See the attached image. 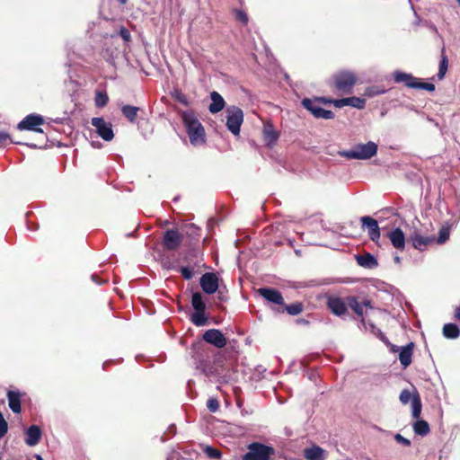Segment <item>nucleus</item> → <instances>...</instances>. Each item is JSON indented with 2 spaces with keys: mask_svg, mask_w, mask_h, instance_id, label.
I'll use <instances>...</instances> for the list:
<instances>
[{
  "mask_svg": "<svg viewBox=\"0 0 460 460\" xmlns=\"http://www.w3.org/2000/svg\"><path fill=\"white\" fill-rule=\"evenodd\" d=\"M377 153V145L369 141L367 144L355 145L350 150L340 151L339 155L348 160H367Z\"/></svg>",
  "mask_w": 460,
  "mask_h": 460,
  "instance_id": "nucleus-1",
  "label": "nucleus"
},
{
  "mask_svg": "<svg viewBox=\"0 0 460 460\" xmlns=\"http://www.w3.org/2000/svg\"><path fill=\"white\" fill-rule=\"evenodd\" d=\"M182 120L187 128V133L191 144L205 142V130L202 124L192 114L184 112Z\"/></svg>",
  "mask_w": 460,
  "mask_h": 460,
  "instance_id": "nucleus-2",
  "label": "nucleus"
},
{
  "mask_svg": "<svg viewBox=\"0 0 460 460\" xmlns=\"http://www.w3.org/2000/svg\"><path fill=\"white\" fill-rule=\"evenodd\" d=\"M242 460H270L275 455V448L260 442H252Z\"/></svg>",
  "mask_w": 460,
  "mask_h": 460,
  "instance_id": "nucleus-3",
  "label": "nucleus"
},
{
  "mask_svg": "<svg viewBox=\"0 0 460 460\" xmlns=\"http://www.w3.org/2000/svg\"><path fill=\"white\" fill-rule=\"evenodd\" d=\"M393 78L395 83H402L408 88L425 90L428 92H434L436 87L431 83L420 82L419 78L413 76L411 74H407L402 71H395L393 74Z\"/></svg>",
  "mask_w": 460,
  "mask_h": 460,
  "instance_id": "nucleus-4",
  "label": "nucleus"
},
{
  "mask_svg": "<svg viewBox=\"0 0 460 460\" xmlns=\"http://www.w3.org/2000/svg\"><path fill=\"white\" fill-rule=\"evenodd\" d=\"M357 80L358 78L354 73L341 71L333 75V88L341 93H351Z\"/></svg>",
  "mask_w": 460,
  "mask_h": 460,
  "instance_id": "nucleus-5",
  "label": "nucleus"
},
{
  "mask_svg": "<svg viewBox=\"0 0 460 460\" xmlns=\"http://www.w3.org/2000/svg\"><path fill=\"white\" fill-rule=\"evenodd\" d=\"M191 305L195 312L190 317V321L196 326H204L208 323V318L205 314L206 304L203 301L202 296L199 292L193 293L191 297Z\"/></svg>",
  "mask_w": 460,
  "mask_h": 460,
  "instance_id": "nucleus-6",
  "label": "nucleus"
},
{
  "mask_svg": "<svg viewBox=\"0 0 460 460\" xmlns=\"http://www.w3.org/2000/svg\"><path fill=\"white\" fill-rule=\"evenodd\" d=\"M227 129L234 135L239 136L240 128L243 122V112L237 106H230L226 111Z\"/></svg>",
  "mask_w": 460,
  "mask_h": 460,
  "instance_id": "nucleus-7",
  "label": "nucleus"
},
{
  "mask_svg": "<svg viewBox=\"0 0 460 460\" xmlns=\"http://www.w3.org/2000/svg\"><path fill=\"white\" fill-rule=\"evenodd\" d=\"M44 124V118L39 114H29L21 122L18 123L17 128L20 130H30L37 133L44 134L43 129L40 126Z\"/></svg>",
  "mask_w": 460,
  "mask_h": 460,
  "instance_id": "nucleus-8",
  "label": "nucleus"
},
{
  "mask_svg": "<svg viewBox=\"0 0 460 460\" xmlns=\"http://www.w3.org/2000/svg\"><path fill=\"white\" fill-rule=\"evenodd\" d=\"M182 239L183 236L178 229H168L164 234L162 245L166 251H176L180 247Z\"/></svg>",
  "mask_w": 460,
  "mask_h": 460,
  "instance_id": "nucleus-9",
  "label": "nucleus"
},
{
  "mask_svg": "<svg viewBox=\"0 0 460 460\" xmlns=\"http://www.w3.org/2000/svg\"><path fill=\"white\" fill-rule=\"evenodd\" d=\"M92 125L96 128V132L104 141H111L114 137L112 124L106 122L102 117H94L91 120Z\"/></svg>",
  "mask_w": 460,
  "mask_h": 460,
  "instance_id": "nucleus-10",
  "label": "nucleus"
},
{
  "mask_svg": "<svg viewBox=\"0 0 460 460\" xmlns=\"http://www.w3.org/2000/svg\"><path fill=\"white\" fill-rule=\"evenodd\" d=\"M302 105L317 119H332L334 118V113L332 111L323 109L315 100L305 98L302 101Z\"/></svg>",
  "mask_w": 460,
  "mask_h": 460,
  "instance_id": "nucleus-11",
  "label": "nucleus"
},
{
  "mask_svg": "<svg viewBox=\"0 0 460 460\" xmlns=\"http://www.w3.org/2000/svg\"><path fill=\"white\" fill-rule=\"evenodd\" d=\"M412 246L420 251H424L429 245L435 243L434 235H424L419 229H414L409 237Z\"/></svg>",
  "mask_w": 460,
  "mask_h": 460,
  "instance_id": "nucleus-12",
  "label": "nucleus"
},
{
  "mask_svg": "<svg viewBox=\"0 0 460 460\" xmlns=\"http://www.w3.org/2000/svg\"><path fill=\"white\" fill-rule=\"evenodd\" d=\"M328 309L337 316H344L348 314L347 298L344 300L341 296H330L326 302Z\"/></svg>",
  "mask_w": 460,
  "mask_h": 460,
  "instance_id": "nucleus-13",
  "label": "nucleus"
},
{
  "mask_svg": "<svg viewBox=\"0 0 460 460\" xmlns=\"http://www.w3.org/2000/svg\"><path fill=\"white\" fill-rule=\"evenodd\" d=\"M202 339L207 343L211 344L217 349H222L227 344L226 338L218 329H209L206 331Z\"/></svg>",
  "mask_w": 460,
  "mask_h": 460,
  "instance_id": "nucleus-14",
  "label": "nucleus"
},
{
  "mask_svg": "<svg viewBox=\"0 0 460 460\" xmlns=\"http://www.w3.org/2000/svg\"><path fill=\"white\" fill-rule=\"evenodd\" d=\"M347 304L349 308L361 319V323L365 324L364 307L373 308L372 302L369 299L358 301L355 296H347Z\"/></svg>",
  "mask_w": 460,
  "mask_h": 460,
  "instance_id": "nucleus-15",
  "label": "nucleus"
},
{
  "mask_svg": "<svg viewBox=\"0 0 460 460\" xmlns=\"http://www.w3.org/2000/svg\"><path fill=\"white\" fill-rule=\"evenodd\" d=\"M257 293L262 296L266 301L272 303L277 307L284 305V297L281 292L273 288H260Z\"/></svg>",
  "mask_w": 460,
  "mask_h": 460,
  "instance_id": "nucleus-16",
  "label": "nucleus"
},
{
  "mask_svg": "<svg viewBox=\"0 0 460 460\" xmlns=\"http://www.w3.org/2000/svg\"><path fill=\"white\" fill-rule=\"evenodd\" d=\"M199 284L206 294L212 295L218 289V278L215 273L207 272L201 276Z\"/></svg>",
  "mask_w": 460,
  "mask_h": 460,
  "instance_id": "nucleus-17",
  "label": "nucleus"
},
{
  "mask_svg": "<svg viewBox=\"0 0 460 460\" xmlns=\"http://www.w3.org/2000/svg\"><path fill=\"white\" fill-rule=\"evenodd\" d=\"M360 221L362 223V226L367 227L370 240L374 243H378L381 233L377 221L368 216L362 217Z\"/></svg>",
  "mask_w": 460,
  "mask_h": 460,
  "instance_id": "nucleus-18",
  "label": "nucleus"
},
{
  "mask_svg": "<svg viewBox=\"0 0 460 460\" xmlns=\"http://www.w3.org/2000/svg\"><path fill=\"white\" fill-rule=\"evenodd\" d=\"M262 135L264 142L269 146L275 145L279 137V134L275 129L271 121H266L263 124Z\"/></svg>",
  "mask_w": 460,
  "mask_h": 460,
  "instance_id": "nucleus-19",
  "label": "nucleus"
},
{
  "mask_svg": "<svg viewBox=\"0 0 460 460\" xmlns=\"http://www.w3.org/2000/svg\"><path fill=\"white\" fill-rule=\"evenodd\" d=\"M333 105L336 108H342L344 106H351L357 108L358 110H362L366 106V100L364 98L359 97H347L342 99H337V101L333 102Z\"/></svg>",
  "mask_w": 460,
  "mask_h": 460,
  "instance_id": "nucleus-20",
  "label": "nucleus"
},
{
  "mask_svg": "<svg viewBox=\"0 0 460 460\" xmlns=\"http://www.w3.org/2000/svg\"><path fill=\"white\" fill-rule=\"evenodd\" d=\"M184 261H186L188 266L194 267L196 269H200L205 266L203 262V253L198 249L190 250L185 257Z\"/></svg>",
  "mask_w": 460,
  "mask_h": 460,
  "instance_id": "nucleus-21",
  "label": "nucleus"
},
{
  "mask_svg": "<svg viewBox=\"0 0 460 460\" xmlns=\"http://www.w3.org/2000/svg\"><path fill=\"white\" fill-rule=\"evenodd\" d=\"M24 394L20 391L10 390L7 392L8 406L13 413H20L22 411V397Z\"/></svg>",
  "mask_w": 460,
  "mask_h": 460,
  "instance_id": "nucleus-22",
  "label": "nucleus"
},
{
  "mask_svg": "<svg viewBox=\"0 0 460 460\" xmlns=\"http://www.w3.org/2000/svg\"><path fill=\"white\" fill-rule=\"evenodd\" d=\"M414 346L413 342H410L400 349L399 360L403 368L408 367L412 362Z\"/></svg>",
  "mask_w": 460,
  "mask_h": 460,
  "instance_id": "nucleus-23",
  "label": "nucleus"
},
{
  "mask_svg": "<svg viewBox=\"0 0 460 460\" xmlns=\"http://www.w3.org/2000/svg\"><path fill=\"white\" fill-rule=\"evenodd\" d=\"M304 308L305 306L302 302H295L291 305H286L284 302V305L275 307L274 311L277 314H283L286 312L289 315L295 316L300 314L304 311Z\"/></svg>",
  "mask_w": 460,
  "mask_h": 460,
  "instance_id": "nucleus-24",
  "label": "nucleus"
},
{
  "mask_svg": "<svg viewBox=\"0 0 460 460\" xmlns=\"http://www.w3.org/2000/svg\"><path fill=\"white\" fill-rule=\"evenodd\" d=\"M393 246L395 249L402 251L405 247V236L401 228H395L387 234Z\"/></svg>",
  "mask_w": 460,
  "mask_h": 460,
  "instance_id": "nucleus-25",
  "label": "nucleus"
},
{
  "mask_svg": "<svg viewBox=\"0 0 460 460\" xmlns=\"http://www.w3.org/2000/svg\"><path fill=\"white\" fill-rule=\"evenodd\" d=\"M356 261L357 263L365 269H375L378 266V261L375 258L374 255H372L369 252H365L364 254L356 255Z\"/></svg>",
  "mask_w": 460,
  "mask_h": 460,
  "instance_id": "nucleus-26",
  "label": "nucleus"
},
{
  "mask_svg": "<svg viewBox=\"0 0 460 460\" xmlns=\"http://www.w3.org/2000/svg\"><path fill=\"white\" fill-rule=\"evenodd\" d=\"M41 438V430L39 426L31 425L26 430L25 442L28 446L37 445Z\"/></svg>",
  "mask_w": 460,
  "mask_h": 460,
  "instance_id": "nucleus-27",
  "label": "nucleus"
},
{
  "mask_svg": "<svg viewBox=\"0 0 460 460\" xmlns=\"http://www.w3.org/2000/svg\"><path fill=\"white\" fill-rule=\"evenodd\" d=\"M211 103L208 110L211 113H217L221 111L225 107V101L223 97L216 91L210 93Z\"/></svg>",
  "mask_w": 460,
  "mask_h": 460,
  "instance_id": "nucleus-28",
  "label": "nucleus"
},
{
  "mask_svg": "<svg viewBox=\"0 0 460 460\" xmlns=\"http://www.w3.org/2000/svg\"><path fill=\"white\" fill-rule=\"evenodd\" d=\"M304 456L308 460H324V450L319 446H313L304 450Z\"/></svg>",
  "mask_w": 460,
  "mask_h": 460,
  "instance_id": "nucleus-29",
  "label": "nucleus"
},
{
  "mask_svg": "<svg viewBox=\"0 0 460 460\" xmlns=\"http://www.w3.org/2000/svg\"><path fill=\"white\" fill-rule=\"evenodd\" d=\"M442 333L447 339H456L460 335L459 327L456 323H446L443 326Z\"/></svg>",
  "mask_w": 460,
  "mask_h": 460,
  "instance_id": "nucleus-30",
  "label": "nucleus"
},
{
  "mask_svg": "<svg viewBox=\"0 0 460 460\" xmlns=\"http://www.w3.org/2000/svg\"><path fill=\"white\" fill-rule=\"evenodd\" d=\"M139 111V108L132 105H124L121 108V112L123 116L130 122L135 123L137 119V113Z\"/></svg>",
  "mask_w": 460,
  "mask_h": 460,
  "instance_id": "nucleus-31",
  "label": "nucleus"
},
{
  "mask_svg": "<svg viewBox=\"0 0 460 460\" xmlns=\"http://www.w3.org/2000/svg\"><path fill=\"white\" fill-rule=\"evenodd\" d=\"M422 403L418 392L413 394L411 401V415L414 419H419L421 414Z\"/></svg>",
  "mask_w": 460,
  "mask_h": 460,
  "instance_id": "nucleus-32",
  "label": "nucleus"
},
{
  "mask_svg": "<svg viewBox=\"0 0 460 460\" xmlns=\"http://www.w3.org/2000/svg\"><path fill=\"white\" fill-rule=\"evenodd\" d=\"M413 430L417 435L427 436L430 432L429 424L424 420L417 419V421L413 424Z\"/></svg>",
  "mask_w": 460,
  "mask_h": 460,
  "instance_id": "nucleus-33",
  "label": "nucleus"
},
{
  "mask_svg": "<svg viewBox=\"0 0 460 460\" xmlns=\"http://www.w3.org/2000/svg\"><path fill=\"white\" fill-rule=\"evenodd\" d=\"M447 68H448V58L446 54V49H445V47H443L441 49V60L439 62V68H438V72L437 74V76L439 80H441L445 77Z\"/></svg>",
  "mask_w": 460,
  "mask_h": 460,
  "instance_id": "nucleus-34",
  "label": "nucleus"
},
{
  "mask_svg": "<svg viewBox=\"0 0 460 460\" xmlns=\"http://www.w3.org/2000/svg\"><path fill=\"white\" fill-rule=\"evenodd\" d=\"M95 105L98 108H102L107 105L109 102V97L107 93L98 91L95 94L94 98Z\"/></svg>",
  "mask_w": 460,
  "mask_h": 460,
  "instance_id": "nucleus-35",
  "label": "nucleus"
},
{
  "mask_svg": "<svg viewBox=\"0 0 460 460\" xmlns=\"http://www.w3.org/2000/svg\"><path fill=\"white\" fill-rule=\"evenodd\" d=\"M449 228L447 226H442L439 230L438 237L435 240V242H437L438 244L445 243L449 239Z\"/></svg>",
  "mask_w": 460,
  "mask_h": 460,
  "instance_id": "nucleus-36",
  "label": "nucleus"
},
{
  "mask_svg": "<svg viewBox=\"0 0 460 460\" xmlns=\"http://www.w3.org/2000/svg\"><path fill=\"white\" fill-rule=\"evenodd\" d=\"M197 269L190 266H182L179 269V272L181 274V276L186 279L190 280L193 278L195 270Z\"/></svg>",
  "mask_w": 460,
  "mask_h": 460,
  "instance_id": "nucleus-37",
  "label": "nucleus"
},
{
  "mask_svg": "<svg viewBox=\"0 0 460 460\" xmlns=\"http://www.w3.org/2000/svg\"><path fill=\"white\" fill-rule=\"evenodd\" d=\"M235 19L241 22L243 24L246 25L248 23L249 18L247 13L240 9H235L234 11Z\"/></svg>",
  "mask_w": 460,
  "mask_h": 460,
  "instance_id": "nucleus-38",
  "label": "nucleus"
},
{
  "mask_svg": "<svg viewBox=\"0 0 460 460\" xmlns=\"http://www.w3.org/2000/svg\"><path fill=\"white\" fill-rule=\"evenodd\" d=\"M204 452L210 458L217 459L221 456V452L218 449L209 447V446H208L204 449Z\"/></svg>",
  "mask_w": 460,
  "mask_h": 460,
  "instance_id": "nucleus-39",
  "label": "nucleus"
},
{
  "mask_svg": "<svg viewBox=\"0 0 460 460\" xmlns=\"http://www.w3.org/2000/svg\"><path fill=\"white\" fill-rule=\"evenodd\" d=\"M368 326H369V329L370 331L377 337L379 338L382 341H385L386 342L387 341V338L386 336L381 332L380 329H378L377 327L375 326L374 323H368Z\"/></svg>",
  "mask_w": 460,
  "mask_h": 460,
  "instance_id": "nucleus-40",
  "label": "nucleus"
},
{
  "mask_svg": "<svg viewBox=\"0 0 460 460\" xmlns=\"http://www.w3.org/2000/svg\"><path fill=\"white\" fill-rule=\"evenodd\" d=\"M412 396L413 394L409 390L403 389L400 394L399 399L402 404H407L411 400L412 401Z\"/></svg>",
  "mask_w": 460,
  "mask_h": 460,
  "instance_id": "nucleus-41",
  "label": "nucleus"
},
{
  "mask_svg": "<svg viewBox=\"0 0 460 460\" xmlns=\"http://www.w3.org/2000/svg\"><path fill=\"white\" fill-rule=\"evenodd\" d=\"M385 93V90H380L377 86H371L366 89L365 95L367 97H373Z\"/></svg>",
  "mask_w": 460,
  "mask_h": 460,
  "instance_id": "nucleus-42",
  "label": "nucleus"
},
{
  "mask_svg": "<svg viewBox=\"0 0 460 460\" xmlns=\"http://www.w3.org/2000/svg\"><path fill=\"white\" fill-rule=\"evenodd\" d=\"M174 100L179 102L180 103L187 106L189 104L187 96L181 93V91H176L172 95Z\"/></svg>",
  "mask_w": 460,
  "mask_h": 460,
  "instance_id": "nucleus-43",
  "label": "nucleus"
},
{
  "mask_svg": "<svg viewBox=\"0 0 460 460\" xmlns=\"http://www.w3.org/2000/svg\"><path fill=\"white\" fill-rule=\"evenodd\" d=\"M207 407L211 412H216L219 409V402L216 398H209L207 402Z\"/></svg>",
  "mask_w": 460,
  "mask_h": 460,
  "instance_id": "nucleus-44",
  "label": "nucleus"
},
{
  "mask_svg": "<svg viewBox=\"0 0 460 460\" xmlns=\"http://www.w3.org/2000/svg\"><path fill=\"white\" fill-rule=\"evenodd\" d=\"M119 34L126 42H129L131 40L130 31L127 28L121 27Z\"/></svg>",
  "mask_w": 460,
  "mask_h": 460,
  "instance_id": "nucleus-45",
  "label": "nucleus"
},
{
  "mask_svg": "<svg viewBox=\"0 0 460 460\" xmlns=\"http://www.w3.org/2000/svg\"><path fill=\"white\" fill-rule=\"evenodd\" d=\"M394 439H395V441H397L398 443L403 445L404 447H410L411 446V441L408 438L402 437L401 434H395Z\"/></svg>",
  "mask_w": 460,
  "mask_h": 460,
  "instance_id": "nucleus-46",
  "label": "nucleus"
},
{
  "mask_svg": "<svg viewBox=\"0 0 460 460\" xmlns=\"http://www.w3.org/2000/svg\"><path fill=\"white\" fill-rule=\"evenodd\" d=\"M9 139L10 136L8 133L4 131H0V146H4Z\"/></svg>",
  "mask_w": 460,
  "mask_h": 460,
  "instance_id": "nucleus-47",
  "label": "nucleus"
},
{
  "mask_svg": "<svg viewBox=\"0 0 460 460\" xmlns=\"http://www.w3.org/2000/svg\"><path fill=\"white\" fill-rule=\"evenodd\" d=\"M317 102H322L324 104H333V102L337 101V99H332L328 97H318L314 99Z\"/></svg>",
  "mask_w": 460,
  "mask_h": 460,
  "instance_id": "nucleus-48",
  "label": "nucleus"
},
{
  "mask_svg": "<svg viewBox=\"0 0 460 460\" xmlns=\"http://www.w3.org/2000/svg\"><path fill=\"white\" fill-rule=\"evenodd\" d=\"M454 317L456 321L460 323V305L455 309Z\"/></svg>",
  "mask_w": 460,
  "mask_h": 460,
  "instance_id": "nucleus-49",
  "label": "nucleus"
},
{
  "mask_svg": "<svg viewBox=\"0 0 460 460\" xmlns=\"http://www.w3.org/2000/svg\"><path fill=\"white\" fill-rule=\"evenodd\" d=\"M390 349H391L392 352L395 353V352L400 350V348L398 346H396V345H393L392 344Z\"/></svg>",
  "mask_w": 460,
  "mask_h": 460,
  "instance_id": "nucleus-50",
  "label": "nucleus"
},
{
  "mask_svg": "<svg viewBox=\"0 0 460 460\" xmlns=\"http://www.w3.org/2000/svg\"><path fill=\"white\" fill-rule=\"evenodd\" d=\"M118 2H119L120 4L124 5V4H126L128 3V0H118Z\"/></svg>",
  "mask_w": 460,
  "mask_h": 460,
  "instance_id": "nucleus-51",
  "label": "nucleus"
},
{
  "mask_svg": "<svg viewBox=\"0 0 460 460\" xmlns=\"http://www.w3.org/2000/svg\"><path fill=\"white\" fill-rule=\"evenodd\" d=\"M394 261H395L396 263H400V262H401V259H400V257H399V256H395V257H394Z\"/></svg>",
  "mask_w": 460,
  "mask_h": 460,
  "instance_id": "nucleus-52",
  "label": "nucleus"
},
{
  "mask_svg": "<svg viewBox=\"0 0 460 460\" xmlns=\"http://www.w3.org/2000/svg\"><path fill=\"white\" fill-rule=\"evenodd\" d=\"M297 322L301 323H308V321H306L305 319L298 320Z\"/></svg>",
  "mask_w": 460,
  "mask_h": 460,
  "instance_id": "nucleus-53",
  "label": "nucleus"
},
{
  "mask_svg": "<svg viewBox=\"0 0 460 460\" xmlns=\"http://www.w3.org/2000/svg\"><path fill=\"white\" fill-rule=\"evenodd\" d=\"M218 297H219V299H220L221 301H226V298L224 297V296H223V295H221V293H219V296H218Z\"/></svg>",
  "mask_w": 460,
  "mask_h": 460,
  "instance_id": "nucleus-54",
  "label": "nucleus"
},
{
  "mask_svg": "<svg viewBox=\"0 0 460 460\" xmlns=\"http://www.w3.org/2000/svg\"><path fill=\"white\" fill-rule=\"evenodd\" d=\"M27 146L34 148L38 146L36 144H27Z\"/></svg>",
  "mask_w": 460,
  "mask_h": 460,
  "instance_id": "nucleus-55",
  "label": "nucleus"
},
{
  "mask_svg": "<svg viewBox=\"0 0 460 460\" xmlns=\"http://www.w3.org/2000/svg\"><path fill=\"white\" fill-rule=\"evenodd\" d=\"M36 460H43V458L40 456L37 455L36 456Z\"/></svg>",
  "mask_w": 460,
  "mask_h": 460,
  "instance_id": "nucleus-56",
  "label": "nucleus"
},
{
  "mask_svg": "<svg viewBox=\"0 0 460 460\" xmlns=\"http://www.w3.org/2000/svg\"><path fill=\"white\" fill-rule=\"evenodd\" d=\"M95 278H97V276H95V275H92V279H93L94 281H96Z\"/></svg>",
  "mask_w": 460,
  "mask_h": 460,
  "instance_id": "nucleus-57",
  "label": "nucleus"
},
{
  "mask_svg": "<svg viewBox=\"0 0 460 460\" xmlns=\"http://www.w3.org/2000/svg\"><path fill=\"white\" fill-rule=\"evenodd\" d=\"M456 1H457V3H458V4H459V5H460V0H456Z\"/></svg>",
  "mask_w": 460,
  "mask_h": 460,
  "instance_id": "nucleus-58",
  "label": "nucleus"
}]
</instances>
